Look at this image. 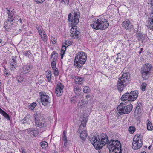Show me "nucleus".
Masks as SVG:
<instances>
[{
  "mask_svg": "<svg viewBox=\"0 0 153 153\" xmlns=\"http://www.w3.org/2000/svg\"><path fill=\"white\" fill-rule=\"evenodd\" d=\"M53 71L55 76H58L59 75V72L58 69L56 68H52Z\"/></svg>",
  "mask_w": 153,
  "mask_h": 153,
  "instance_id": "42",
  "label": "nucleus"
},
{
  "mask_svg": "<svg viewBox=\"0 0 153 153\" xmlns=\"http://www.w3.org/2000/svg\"><path fill=\"white\" fill-rule=\"evenodd\" d=\"M77 27L74 26L70 30V36L73 39H77L79 37L80 32L77 30Z\"/></svg>",
  "mask_w": 153,
  "mask_h": 153,
  "instance_id": "13",
  "label": "nucleus"
},
{
  "mask_svg": "<svg viewBox=\"0 0 153 153\" xmlns=\"http://www.w3.org/2000/svg\"><path fill=\"white\" fill-rule=\"evenodd\" d=\"M16 58L17 57L16 56H12V59L10 61V62H15V63H17Z\"/></svg>",
  "mask_w": 153,
  "mask_h": 153,
  "instance_id": "46",
  "label": "nucleus"
},
{
  "mask_svg": "<svg viewBox=\"0 0 153 153\" xmlns=\"http://www.w3.org/2000/svg\"><path fill=\"white\" fill-rule=\"evenodd\" d=\"M10 68L12 70H13L15 69L17 67V63L13 62H10Z\"/></svg>",
  "mask_w": 153,
  "mask_h": 153,
  "instance_id": "28",
  "label": "nucleus"
},
{
  "mask_svg": "<svg viewBox=\"0 0 153 153\" xmlns=\"http://www.w3.org/2000/svg\"><path fill=\"white\" fill-rule=\"evenodd\" d=\"M36 105L37 104L35 102H33V103H32L31 104H30L29 106V109L32 110H33L35 107H36Z\"/></svg>",
  "mask_w": 153,
  "mask_h": 153,
  "instance_id": "41",
  "label": "nucleus"
},
{
  "mask_svg": "<svg viewBox=\"0 0 153 153\" xmlns=\"http://www.w3.org/2000/svg\"><path fill=\"white\" fill-rule=\"evenodd\" d=\"M19 79L17 78L18 82L20 83L22 82L23 81V79H22V78L21 76H19Z\"/></svg>",
  "mask_w": 153,
  "mask_h": 153,
  "instance_id": "52",
  "label": "nucleus"
},
{
  "mask_svg": "<svg viewBox=\"0 0 153 153\" xmlns=\"http://www.w3.org/2000/svg\"><path fill=\"white\" fill-rule=\"evenodd\" d=\"M8 11L7 13L8 14V18L10 19L11 21H12L13 22L14 21H17L19 18V16L16 14L15 13H14L11 11V12H10V11L7 10Z\"/></svg>",
  "mask_w": 153,
  "mask_h": 153,
  "instance_id": "14",
  "label": "nucleus"
},
{
  "mask_svg": "<svg viewBox=\"0 0 153 153\" xmlns=\"http://www.w3.org/2000/svg\"><path fill=\"white\" fill-rule=\"evenodd\" d=\"M39 134L37 130L33 128V131L32 134L33 136H36L38 135Z\"/></svg>",
  "mask_w": 153,
  "mask_h": 153,
  "instance_id": "45",
  "label": "nucleus"
},
{
  "mask_svg": "<svg viewBox=\"0 0 153 153\" xmlns=\"http://www.w3.org/2000/svg\"><path fill=\"white\" fill-rule=\"evenodd\" d=\"M63 140L64 141H67V137L65 134H64L63 135Z\"/></svg>",
  "mask_w": 153,
  "mask_h": 153,
  "instance_id": "57",
  "label": "nucleus"
},
{
  "mask_svg": "<svg viewBox=\"0 0 153 153\" xmlns=\"http://www.w3.org/2000/svg\"><path fill=\"white\" fill-rule=\"evenodd\" d=\"M87 54L83 51H79L76 54L74 62V65L78 68L82 67L86 61Z\"/></svg>",
  "mask_w": 153,
  "mask_h": 153,
  "instance_id": "3",
  "label": "nucleus"
},
{
  "mask_svg": "<svg viewBox=\"0 0 153 153\" xmlns=\"http://www.w3.org/2000/svg\"><path fill=\"white\" fill-rule=\"evenodd\" d=\"M53 57V60L56 61L58 58V53L55 51H53L51 56V58Z\"/></svg>",
  "mask_w": 153,
  "mask_h": 153,
  "instance_id": "31",
  "label": "nucleus"
},
{
  "mask_svg": "<svg viewBox=\"0 0 153 153\" xmlns=\"http://www.w3.org/2000/svg\"><path fill=\"white\" fill-rule=\"evenodd\" d=\"M90 96L89 95H87L86 96V98L87 99H88L89 98H90Z\"/></svg>",
  "mask_w": 153,
  "mask_h": 153,
  "instance_id": "62",
  "label": "nucleus"
},
{
  "mask_svg": "<svg viewBox=\"0 0 153 153\" xmlns=\"http://www.w3.org/2000/svg\"><path fill=\"white\" fill-rule=\"evenodd\" d=\"M62 3L64 2V4L68 5L69 4V0H59Z\"/></svg>",
  "mask_w": 153,
  "mask_h": 153,
  "instance_id": "49",
  "label": "nucleus"
},
{
  "mask_svg": "<svg viewBox=\"0 0 153 153\" xmlns=\"http://www.w3.org/2000/svg\"><path fill=\"white\" fill-rule=\"evenodd\" d=\"M33 128H29L27 129V131L28 134H32V133L33 131Z\"/></svg>",
  "mask_w": 153,
  "mask_h": 153,
  "instance_id": "53",
  "label": "nucleus"
},
{
  "mask_svg": "<svg viewBox=\"0 0 153 153\" xmlns=\"http://www.w3.org/2000/svg\"><path fill=\"white\" fill-rule=\"evenodd\" d=\"M152 68V66L149 63H146L143 65L141 69V73L143 79L147 80L150 75V71Z\"/></svg>",
  "mask_w": 153,
  "mask_h": 153,
  "instance_id": "6",
  "label": "nucleus"
},
{
  "mask_svg": "<svg viewBox=\"0 0 153 153\" xmlns=\"http://www.w3.org/2000/svg\"><path fill=\"white\" fill-rule=\"evenodd\" d=\"M14 22L11 21L8 18L4 23V26L5 28H9L11 27L13 25Z\"/></svg>",
  "mask_w": 153,
  "mask_h": 153,
  "instance_id": "25",
  "label": "nucleus"
},
{
  "mask_svg": "<svg viewBox=\"0 0 153 153\" xmlns=\"http://www.w3.org/2000/svg\"><path fill=\"white\" fill-rule=\"evenodd\" d=\"M88 103V101L86 100L85 101L83 100H82L81 103H80L79 101L78 102V106L80 108H82L85 106V105L87 104Z\"/></svg>",
  "mask_w": 153,
  "mask_h": 153,
  "instance_id": "32",
  "label": "nucleus"
},
{
  "mask_svg": "<svg viewBox=\"0 0 153 153\" xmlns=\"http://www.w3.org/2000/svg\"><path fill=\"white\" fill-rule=\"evenodd\" d=\"M122 27L127 30H130L133 28V26L129 20H127L123 22Z\"/></svg>",
  "mask_w": 153,
  "mask_h": 153,
  "instance_id": "16",
  "label": "nucleus"
},
{
  "mask_svg": "<svg viewBox=\"0 0 153 153\" xmlns=\"http://www.w3.org/2000/svg\"><path fill=\"white\" fill-rule=\"evenodd\" d=\"M90 91L91 90L90 88L88 86H85L83 88V91L84 93H88L90 92Z\"/></svg>",
  "mask_w": 153,
  "mask_h": 153,
  "instance_id": "38",
  "label": "nucleus"
},
{
  "mask_svg": "<svg viewBox=\"0 0 153 153\" xmlns=\"http://www.w3.org/2000/svg\"><path fill=\"white\" fill-rule=\"evenodd\" d=\"M25 120V121H28L29 120V119H28V118L26 117H25L24 118V119Z\"/></svg>",
  "mask_w": 153,
  "mask_h": 153,
  "instance_id": "61",
  "label": "nucleus"
},
{
  "mask_svg": "<svg viewBox=\"0 0 153 153\" xmlns=\"http://www.w3.org/2000/svg\"><path fill=\"white\" fill-rule=\"evenodd\" d=\"M130 79V74L128 72L123 73L118 78L117 87L120 92L122 91L127 85Z\"/></svg>",
  "mask_w": 153,
  "mask_h": 153,
  "instance_id": "2",
  "label": "nucleus"
},
{
  "mask_svg": "<svg viewBox=\"0 0 153 153\" xmlns=\"http://www.w3.org/2000/svg\"><path fill=\"white\" fill-rule=\"evenodd\" d=\"M40 36L45 43L47 41L48 37L45 31H43L42 34H40Z\"/></svg>",
  "mask_w": 153,
  "mask_h": 153,
  "instance_id": "29",
  "label": "nucleus"
},
{
  "mask_svg": "<svg viewBox=\"0 0 153 153\" xmlns=\"http://www.w3.org/2000/svg\"><path fill=\"white\" fill-rule=\"evenodd\" d=\"M64 88V85L62 83H58L55 88L56 94L57 96H60L62 95L63 92Z\"/></svg>",
  "mask_w": 153,
  "mask_h": 153,
  "instance_id": "12",
  "label": "nucleus"
},
{
  "mask_svg": "<svg viewBox=\"0 0 153 153\" xmlns=\"http://www.w3.org/2000/svg\"><path fill=\"white\" fill-rule=\"evenodd\" d=\"M80 97L79 95H76L70 99V101L71 103H75L76 102L78 103L80 101Z\"/></svg>",
  "mask_w": 153,
  "mask_h": 153,
  "instance_id": "24",
  "label": "nucleus"
},
{
  "mask_svg": "<svg viewBox=\"0 0 153 153\" xmlns=\"http://www.w3.org/2000/svg\"><path fill=\"white\" fill-rule=\"evenodd\" d=\"M138 92L137 91H133L130 92L131 96V100L132 101L135 100L138 97Z\"/></svg>",
  "mask_w": 153,
  "mask_h": 153,
  "instance_id": "21",
  "label": "nucleus"
},
{
  "mask_svg": "<svg viewBox=\"0 0 153 153\" xmlns=\"http://www.w3.org/2000/svg\"><path fill=\"white\" fill-rule=\"evenodd\" d=\"M142 136L140 135L137 136L135 135L133 139L132 147L133 149L136 150L140 148L142 146Z\"/></svg>",
  "mask_w": 153,
  "mask_h": 153,
  "instance_id": "9",
  "label": "nucleus"
},
{
  "mask_svg": "<svg viewBox=\"0 0 153 153\" xmlns=\"http://www.w3.org/2000/svg\"><path fill=\"white\" fill-rule=\"evenodd\" d=\"M125 106L126 109V110H125V111L123 110V112H124V111L125 112V114H129L132 110L133 105L131 104L126 105L125 103ZM122 112H123L122 111Z\"/></svg>",
  "mask_w": 153,
  "mask_h": 153,
  "instance_id": "22",
  "label": "nucleus"
},
{
  "mask_svg": "<svg viewBox=\"0 0 153 153\" xmlns=\"http://www.w3.org/2000/svg\"><path fill=\"white\" fill-rule=\"evenodd\" d=\"M55 61L53 60L51 63V65L52 68H56V63Z\"/></svg>",
  "mask_w": 153,
  "mask_h": 153,
  "instance_id": "48",
  "label": "nucleus"
},
{
  "mask_svg": "<svg viewBox=\"0 0 153 153\" xmlns=\"http://www.w3.org/2000/svg\"><path fill=\"white\" fill-rule=\"evenodd\" d=\"M27 122V121H26L24 119H22V120L21 121V122L22 123V124H24L25 123L28 124Z\"/></svg>",
  "mask_w": 153,
  "mask_h": 153,
  "instance_id": "55",
  "label": "nucleus"
},
{
  "mask_svg": "<svg viewBox=\"0 0 153 153\" xmlns=\"http://www.w3.org/2000/svg\"><path fill=\"white\" fill-rule=\"evenodd\" d=\"M36 28L38 30V31L39 33V35L40 34H42L43 33V31H44L42 27L41 26L37 25Z\"/></svg>",
  "mask_w": 153,
  "mask_h": 153,
  "instance_id": "33",
  "label": "nucleus"
},
{
  "mask_svg": "<svg viewBox=\"0 0 153 153\" xmlns=\"http://www.w3.org/2000/svg\"><path fill=\"white\" fill-rule=\"evenodd\" d=\"M4 74L6 76H8L9 75V74L8 72V71H7L5 68V69L4 71Z\"/></svg>",
  "mask_w": 153,
  "mask_h": 153,
  "instance_id": "56",
  "label": "nucleus"
},
{
  "mask_svg": "<svg viewBox=\"0 0 153 153\" xmlns=\"http://www.w3.org/2000/svg\"><path fill=\"white\" fill-rule=\"evenodd\" d=\"M22 152L21 153H26V150L25 149H22Z\"/></svg>",
  "mask_w": 153,
  "mask_h": 153,
  "instance_id": "58",
  "label": "nucleus"
},
{
  "mask_svg": "<svg viewBox=\"0 0 153 153\" xmlns=\"http://www.w3.org/2000/svg\"><path fill=\"white\" fill-rule=\"evenodd\" d=\"M23 54L25 56H28V57L29 56H30V55H32V53L30 52V50L25 51L23 52Z\"/></svg>",
  "mask_w": 153,
  "mask_h": 153,
  "instance_id": "40",
  "label": "nucleus"
},
{
  "mask_svg": "<svg viewBox=\"0 0 153 153\" xmlns=\"http://www.w3.org/2000/svg\"><path fill=\"white\" fill-rule=\"evenodd\" d=\"M46 76L48 82H51V74L50 71H48L46 72Z\"/></svg>",
  "mask_w": 153,
  "mask_h": 153,
  "instance_id": "30",
  "label": "nucleus"
},
{
  "mask_svg": "<svg viewBox=\"0 0 153 153\" xmlns=\"http://www.w3.org/2000/svg\"><path fill=\"white\" fill-rule=\"evenodd\" d=\"M72 42L71 40H66L64 43V44H65L66 45H68L67 47H68L69 45H72Z\"/></svg>",
  "mask_w": 153,
  "mask_h": 153,
  "instance_id": "44",
  "label": "nucleus"
},
{
  "mask_svg": "<svg viewBox=\"0 0 153 153\" xmlns=\"http://www.w3.org/2000/svg\"><path fill=\"white\" fill-rule=\"evenodd\" d=\"M148 4L150 5L151 7L153 8V0H149V1Z\"/></svg>",
  "mask_w": 153,
  "mask_h": 153,
  "instance_id": "51",
  "label": "nucleus"
},
{
  "mask_svg": "<svg viewBox=\"0 0 153 153\" xmlns=\"http://www.w3.org/2000/svg\"><path fill=\"white\" fill-rule=\"evenodd\" d=\"M88 120L87 117H85V115L83 117L82 119L81 120V124L78 130V133L80 134V137L82 143L85 142L86 137L88 135L87 132L85 131L86 123Z\"/></svg>",
  "mask_w": 153,
  "mask_h": 153,
  "instance_id": "5",
  "label": "nucleus"
},
{
  "mask_svg": "<svg viewBox=\"0 0 153 153\" xmlns=\"http://www.w3.org/2000/svg\"><path fill=\"white\" fill-rule=\"evenodd\" d=\"M90 141L96 150L101 149L105 145L97 136H94Z\"/></svg>",
  "mask_w": 153,
  "mask_h": 153,
  "instance_id": "7",
  "label": "nucleus"
},
{
  "mask_svg": "<svg viewBox=\"0 0 153 153\" xmlns=\"http://www.w3.org/2000/svg\"><path fill=\"white\" fill-rule=\"evenodd\" d=\"M74 91L75 93L76 94H77V93L78 92L81 91V89L79 88L78 85H76L74 87Z\"/></svg>",
  "mask_w": 153,
  "mask_h": 153,
  "instance_id": "37",
  "label": "nucleus"
},
{
  "mask_svg": "<svg viewBox=\"0 0 153 153\" xmlns=\"http://www.w3.org/2000/svg\"><path fill=\"white\" fill-rule=\"evenodd\" d=\"M143 48H140V51H139V54H140L142 52H143Z\"/></svg>",
  "mask_w": 153,
  "mask_h": 153,
  "instance_id": "59",
  "label": "nucleus"
},
{
  "mask_svg": "<svg viewBox=\"0 0 153 153\" xmlns=\"http://www.w3.org/2000/svg\"><path fill=\"white\" fill-rule=\"evenodd\" d=\"M35 2H37V3H43L45 0H34Z\"/></svg>",
  "mask_w": 153,
  "mask_h": 153,
  "instance_id": "54",
  "label": "nucleus"
},
{
  "mask_svg": "<svg viewBox=\"0 0 153 153\" xmlns=\"http://www.w3.org/2000/svg\"><path fill=\"white\" fill-rule=\"evenodd\" d=\"M136 36L138 41H141L143 42L144 40H146L147 37L145 35L141 33L138 32L137 31L136 34Z\"/></svg>",
  "mask_w": 153,
  "mask_h": 153,
  "instance_id": "18",
  "label": "nucleus"
},
{
  "mask_svg": "<svg viewBox=\"0 0 153 153\" xmlns=\"http://www.w3.org/2000/svg\"><path fill=\"white\" fill-rule=\"evenodd\" d=\"M75 78L77 79L78 81L76 80L75 82L77 84H81L82 83V79L78 76H76Z\"/></svg>",
  "mask_w": 153,
  "mask_h": 153,
  "instance_id": "34",
  "label": "nucleus"
},
{
  "mask_svg": "<svg viewBox=\"0 0 153 153\" xmlns=\"http://www.w3.org/2000/svg\"><path fill=\"white\" fill-rule=\"evenodd\" d=\"M146 85L147 84L145 82H143L142 83L141 85V88L142 91H145Z\"/></svg>",
  "mask_w": 153,
  "mask_h": 153,
  "instance_id": "43",
  "label": "nucleus"
},
{
  "mask_svg": "<svg viewBox=\"0 0 153 153\" xmlns=\"http://www.w3.org/2000/svg\"><path fill=\"white\" fill-rule=\"evenodd\" d=\"M147 27L150 29L153 30V10H152L150 16L148 17Z\"/></svg>",
  "mask_w": 153,
  "mask_h": 153,
  "instance_id": "15",
  "label": "nucleus"
},
{
  "mask_svg": "<svg viewBox=\"0 0 153 153\" xmlns=\"http://www.w3.org/2000/svg\"><path fill=\"white\" fill-rule=\"evenodd\" d=\"M51 40L53 44H55L56 42L57 39L54 38H52Z\"/></svg>",
  "mask_w": 153,
  "mask_h": 153,
  "instance_id": "50",
  "label": "nucleus"
},
{
  "mask_svg": "<svg viewBox=\"0 0 153 153\" xmlns=\"http://www.w3.org/2000/svg\"><path fill=\"white\" fill-rule=\"evenodd\" d=\"M39 94L40 96L41 102L43 105L46 106L50 103V100L48 95L43 92H39Z\"/></svg>",
  "mask_w": 153,
  "mask_h": 153,
  "instance_id": "10",
  "label": "nucleus"
},
{
  "mask_svg": "<svg viewBox=\"0 0 153 153\" xmlns=\"http://www.w3.org/2000/svg\"><path fill=\"white\" fill-rule=\"evenodd\" d=\"M72 15L71 13H70L68 17V20L69 22H71V24L76 25L79 22V15L77 14L76 13H74V15L72 16L71 18Z\"/></svg>",
  "mask_w": 153,
  "mask_h": 153,
  "instance_id": "11",
  "label": "nucleus"
},
{
  "mask_svg": "<svg viewBox=\"0 0 153 153\" xmlns=\"http://www.w3.org/2000/svg\"><path fill=\"white\" fill-rule=\"evenodd\" d=\"M147 129L149 131H151L153 129V126L150 121H149L147 124Z\"/></svg>",
  "mask_w": 153,
  "mask_h": 153,
  "instance_id": "36",
  "label": "nucleus"
},
{
  "mask_svg": "<svg viewBox=\"0 0 153 153\" xmlns=\"http://www.w3.org/2000/svg\"><path fill=\"white\" fill-rule=\"evenodd\" d=\"M100 140H102L105 145L108 144L109 141L108 137L106 134L102 133L98 136Z\"/></svg>",
  "mask_w": 153,
  "mask_h": 153,
  "instance_id": "17",
  "label": "nucleus"
},
{
  "mask_svg": "<svg viewBox=\"0 0 153 153\" xmlns=\"http://www.w3.org/2000/svg\"><path fill=\"white\" fill-rule=\"evenodd\" d=\"M107 147L109 149L110 153H122L121 144L117 140L111 139L107 145Z\"/></svg>",
  "mask_w": 153,
  "mask_h": 153,
  "instance_id": "4",
  "label": "nucleus"
},
{
  "mask_svg": "<svg viewBox=\"0 0 153 153\" xmlns=\"http://www.w3.org/2000/svg\"><path fill=\"white\" fill-rule=\"evenodd\" d=\"M41 146L43 149H45L48 146V143L47 142L45 141H43L41 142Z\"/></svg>",
  "mask_w": 153,
  "mask_h": 153,
  "instance_id": "39",
  "label": "nucleus"
},
{
  "mask_svg": "<svg viewBox=\"0 0 153 153\" xmlns=\"http://www.w3.org/2000/svg\"><path fill=\"white\" fill-rule=\"evenodd\" d=\"M92 22L93 23L91 24L90 26L96 30H104L107 28L109 26L108 22L106 19L102 18L94 19Z\"/></svg>",
  "mask_w": 153,
  "mask_h": 153,
  "instance_id": "1",
  "label": "nucleus"
},
{
  "mask_svg": "<svg viewBox=\"0 0 153 153\" xmlns=\"http://www.w3.org/2000/svg\"><path fill=\"white\" fill-rule=\"evenodd\" d=\"M66 49V47L64 45H63L62 47L61 52H62L63 53H65Z\"/></svg>",
  "mask_w": 153,
  "mask_h": 153,
  "instance_id": "47",
  "label": "nucleus"
},
{
  "mask_svg": "<svg viewBox=\"0 0 153 153\" xmlns=\"http://www.w3.org/2000/svg\"><path fill=\"white\" fill-rule=\"evenodd\" d=\"M136 128L133 126H130L129 128V131L130 133L133 134L135 131Z\"/></svg>",
  "mask_w": 153,
  "mask_h": 153,
  "instance_id": "35",
  "label": "nucleus"
},
{
  "mask_svg": "<svg viewBox=\"0 0 153 153\" xmlns=\"http://www.w3.org/2000/svg\"><path fill=\"white\" fill-rule=\"evenodd\" d=\"M30 70V67L28 65L24 66L20 68L19 72L21 75L25 74L28 72Z\"/></svg>",
  "mask_w": 153,
  "mask_h": 153,
  "instance_id": "19",
  "label": "nucleus"
},
{
  "mask_svg": "<svg viewBox=\"0 0 153 153\" xmlns=\"http://www.w3.org/2000/svg\"><path fill=\"white\" fill-rule=\"evenodd\" d=\"M126 109L125 103H121L117 108V111L120 115L125 114V111H124V112H122V111L123 112V110L125 111Z\"/></svg>",
  "mask_w": 153,
  "mask_h": 153,
  "instance_id": "20",
  "label": "nucleus"
},
{
  "mask_svg": "<svg viewBox=\"0 0 153 153\" xmlns=\"http://www.w3.org/2000/svg\"><path fill=\"white\" fill-rule=\"evenodd\" d=\"M0 113L7 120H10L9 115L0 108Z\"/></svg>",
  "mask_w": 153,
  "mask_h": 153,
  "instance_id": "26",
  "label": "nucleus"
},
{
  "mask_svg": "<svg viewBox=\"0 0 153 153\" xmlns=\"http://www.w3.org/2000/svg\"><path fill=\"white\" fill-rule=\"evenodd\" d=\"M65 53H63L62 52H61V59H62L63 58V56L64 55V54Z\"/></svg>",
  "mask_w": 153,
  "mask_h": 153,
  "instance_id": "60",
  "label": "nucleus"
},
{
  "mask_svg": "<svg viewBox=\"0 0 153 153\" xmlns=\"http://www.w3.org/2000/svg\"><path fill=\"white\" fill-rule=\"evenodd\" d=\"M130 97V92H127L122 95L121 99L123 101L128 100L130 101H131Z\"/></svg>",
  "mask_w": 153,
  "mask_h": 153,
  "instance_id": "23",
  "label": "nucleus"
},
{
  "mask_svg": "<svg viewBox=\"0 0 153 153\" xmlns=\"http://www.w3.org/2000/svg\"><path fill=\"white\" fill-rule=\"evenodd\" d=\"M19 19H18V21H19L20 23H22V20L21 19V18L19 17Z\"/></svg>",
  "mask_w": 153,
  "mask_h": 153,
  "instance_id": "64",
  "label": "nucleus"
},
{
  "mask_svg": "<svg viewBox=\"0 0 153 153\" xmlns=\"http://www.w3.org/2000/svg\"><path fill=\"white\" fill-rule=\"evenodd\" d=\"M142 106V104L141 103H139L137 104L135 111V113H136L138 114L139 113H141Z\"/></svg>",
  "mask_w": 153,
  "mask_h": 153,
  "instance_id": "27",
  "label": "nucleus"
},
{
  "mask_svg": "<svg viewBox=\"0 0 153 153\" xmlns=\"http://www.w3.org/2000/svg\"><path fill=\"white\" fill-rule=\"evenodd\" d=\"M34 115L35 123L36 126L40 128L46 126L47 123L45 122V120L43 117H41L40 114L36 113Z\"/></svg>",
  "mask_w": 153,
  "mask_h": 153,
  "instance_id": "8",
  "label": "nucleus"
},
{
  "mask_svg": "<svg viewBox=\"0 0 153 153\" xmlns=\"http://www.w3.org/2000/svg\"><path fill=\"white\" fill-rule=\"evenodd\" d=\"M67 145V141H64V145L65 146H66Z\"/></svg>",
  "mask_w": 153,
  "mask_h": 153,
  "instance_id": "63",
  "label": "nucleus"
}]
</instances>
